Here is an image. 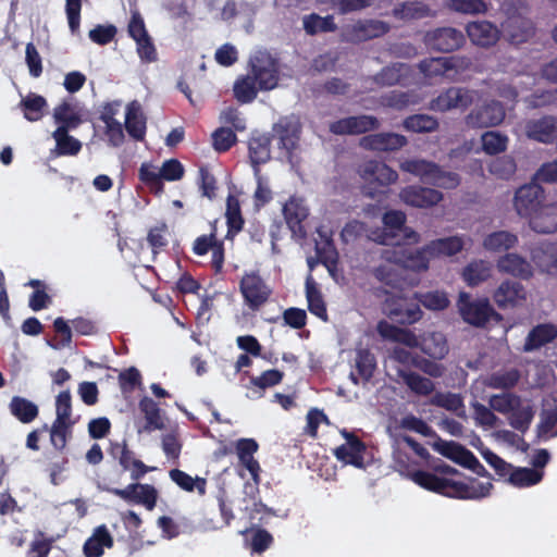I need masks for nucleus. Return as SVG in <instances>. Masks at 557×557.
<instances>
[{"label":"nucleus","mask_w":557,"mask_h":557,"mask_svg":"<svg viewBox=\"0 0 557 557\" xmlns=\"http://www.w3.org/2000/svg\"><path fill=\"white\" fill-rule=\"evenodd\" d=\"M109 454L113 459L117 460L124 471L131 472V479L135 481L124 488L103 486L102 491L120 497L126 503H135L152 510L158 499V491L153 485L141 484L139 481L145 474L154 470L153 467L145 465L140 459L135 457V453L129 449L126 440L122 442H110Z\"/></svg>","instance_id":"nucleus-1"},{"label":"nucleus","mask_w":557,"mask_h":557,"mask_svg":"<svg viewBox=\"0 0 557 557\" xmlns=\"http://www.w3.org/2000/svg\"><path fill=\"white\" fill-rule=\"evenodd\" d=\"M400 169L419 177L424 184L444 189H454L461 181L458 173L445 171L440 164L424 159H407L400 163Z\"/></svg>","instance_id":"nucleus-2"},{"label":"nucleus","mask_w":557,"mask_h":557,"mask_svg":"<svg viewBox=\"0 0 557 557\" xmlns=\"http://www.w3.org/2000/svg\"><path fill=\"white\" fill-rule=\"evenodd\" d=\"M457 307L462 320L475 327H484L490 321L498 323L503 320L487 298L472 299L468 293L462 292L459 294Z\"/></svg>","instance_id":"nucleus-3"},{"label":"nucleus","mask_w":557,"mask_h":557,"mask_svg":"<svg viewBox=\"0 0 557 557\" xmlns=\"http://www.w3.org/2000/svg\"><path fill=\"white\" fill-rule=\"evenodd\" d=\"M389 29V24L384 21L363 18L343 25L339 37L343 42L358 45L383 37Z\"/></svg>","instance_id":"nucleus-4"},{"label":"nucleus","mask_w":557,"mask_h":557,"mask_svg":"<svg viewBox=\"0 0 557 557\" xmlns=\"http://www.w3.org/2000/svg\"><path fill=\"white\" fill-rule=\"evenodd\" d=\"M239 292L245 305L252 311L259 310L265 305L272 288L267 284L259 271L245 272L239 281Z\"/></svg>","instance_id":"nucleus-5"},{"label":"nucleus","mask_w":557,"mask_h":557,"mask_svg":"<svg viewBox=\"0 0 557 557\" xmlns=\"http://www.w3.org/2000/svg\"><path fill=\"white\" fill-rule=\"evenodd\" d=\"M472 61L468 57L451 55L438 58H425L418 64L419 71L426 78H435L447 75L450 71L463 72L470 69Z\"/></svg>","instance_id":"nucleus-6"},{"label":"nucleus","mask_w":557,"mask_h":557,"mask_svg":"<svg viewBox=\"0 0 557 557\" xmlns=\"http://www.w3.org/2000/svg\"><path fill=\"white\" fill-rule=\"evenodd\" d=\"M445 488L442 496L456 499L479 500L490 496L493 488L491 482H480L474 478H470L468 482L445 479Z\"/></svg>","instance_id":"nucleus-7"},{"label":"nucleus","mask_w":557,"mask_h":557,"mask_svg":"<svg viewBox=\"0 0 557 557\" xmlns=\"http://www.w3.org/2000/svg\"><path fill=\"white\" fill-rule=\"evenodd\" d=\"M423 41L425 46L433 51L449 53L460 49L466 42V37L463 33L457 28L437 27L428 30Z\"/></svg>","instance_id":"nucleus-8"},{"label":"nucleus","mask_w":557,"mask_h":557,"mask_svg":"<svg viewBox=\"0 0 557 557\" xmlns=\"http://www.w3.org/2000/svg\"><path fill=\"white\" fill-rule=\"evenodd\" d=\"M251 76L260 90L274 89L278 84V65L269 53L259 52L250 59Z\"/></svg>","instance_id":"nucleus-9"},{"label":"nucleus","mask_w":557,"mask_h":557,"mask_svg":"<svg viewBox=\"0 0 557 557\" xmlns=\"http://www.w3.org/2000/svg\"><path fill=\"white\" fill-rule=\"evenodd\" d=\"M384 313L394 322L410 325L421 320L422 310L419 304L409 301L403 296H391L385 299Z\"/></svg>","instance_id":"nucleus-10"},{"label":"nucleus","mask_w":557,"mask_h":557,"mask_svg":"<svg viewBox=\"0 0 557 557\" xmlns=\"http://www.w3.org/2000/svg\"><path fill=\"white\" fill-rule=\"evenodd\" d=\"M505 116L506 112L503 103L491 100L472 109L465 117V123L470 128H486L499 125Z\"/></svg>","instance_id":"nucleus-11"},{"label":"nucleus","mask_w":557,"mask_h":557,"mask_svg":"<svg viewBox=\"0 0 557 557\" xmlns=\"http://www.w3.org/2000/svg\"><path fill=\"white\" fill-rule=\"evenodd\" d=\"M544 198L543 187L539 183L532 182L517 189L513 206L520 216L531 219L543 207Z\"/></svg>","instance_id":"nucleus-12"},{"label":"nucleus","mask_w":557,"mask_h":557,"mask_svg":"<svg viewBox=\"0 0 557 557\" xmlns=\"http://www.w3.org/2000/svg\"><path fill=\"white\" fill-rule=\"evenodd\" d=\"M381 123L373 115H354L339 119L330 124L329 131L334 135H361L368 132L376 131Z\"/></svg>","instance_id":"nucleus-13"},{"label":"nucleus","mask_w":557,"mask_h":557,"mask_svg":"<svg viewBox=\"0 0 557 557\" xmlns=\"http://www.w3.org/2000/svg\"><path fill=\"white\" fill-rule=\"evenodd\" d=\"M473 102V92L467 88L449 87L430 102V109L447 112L453 109H467Z\"/></svg>","instance_id":"nucleus-14"},{"label":"nucleus","mask_w":557,"mask_h":557,"mask_svg":"<svg viewBox=\"0 0 557 557\" xmlns=\"http://www.w3.org/2000/svg\"><path fill=\"white\" fill-rule=\"evenodd\" d=\"M493 300L502 310L513 309L527 300V290L520 282L505 280L494 290Z\"/></svg>","instance_id":"nucleus-15"},{"label":"nucleus","mask_w":557,"mask_h":557,"mask_svg":"<svg viewBox=\"0 0 557 557\" xmlns=\"http://www.w3.org/2000/svg\"><path fill=\"white\" fill-rule=\"evenodd\" d=\"M399 198L407 206L426 209L436 206L444 196L440 190L431 187L409 185L400 190Z\"/></svg>","instance_id":"nucleus-16"},{"label":"nucleus","mask_w":557,"mask_h":557,"mask_svg":"<svg viewBox=\"0 0 557 557\" xmlns=\"http://www.w3.org/2000/svg\"><path fill=\"white\" fill-rule=\"evenodd\" d=\"M212 251L211 267L215 274L223 271L224 265V243L216 238L215 230L208 235L198 236L193 245V252L196 256H205Z\"/></svg>","instance_id":"nucleus-17"},{"label":"nucleus","mask_w":557,"mask_h":557,"mask_svg":"<svg viewBox=\"0 0 557 557\" xmlns=\"http://www.w3.org/2000/svg\"><path fill=\"white\" fill-rule=\"evenodd\" d=\"M259 445L253 438H240L236 442V453L240 463L249 471L253 480V485L246 484V488L258 492L260 484L261 468L253 454L258 450Z\"/></svg>","instance_id":"nucleus-18"},{"label":"nucleus","mask_w":557,"mask_h":557,"mask_svg":"<svg viewBox=\"0 0 557 557\" xmlns=\"http://www.w3.org/2000/svg\"><path fill=\"white\" fill-rule=\"evenodd\" d=\"M343 434L346 437V443L335 448L334 455L336 459L356 468H363L366 444L355 434L346 431Z\"/></svg>","instance_id":"nucleus-19"},{"label":"nucleus","mask_w":557,"mask_h":557,"mask_svg":"<svg viewBox=\"0 0 557 557\" xmlns=\"http://www.w3.org/2000/svg\"><path fill=\"white\" fill-rule=\"evenodd\" d=\"M408 144V139L400 134L383 132L366 135L360 139V146L374 151H395Z\"/></svg>","instance_id":"nucleus-20"},{"label":"nucleus","mask_w":557,"mask_h":557,"mask_svg":"<svg viewBox=\"0 0 557 557\" xmlns=\"http://www.w3.org/2000/svg\"><path fill=\"white\" fill-rule=\"evenodd\" d=\"M358 174L366 182H376L381 186H388L395 183L398 174L395 170L389 168L386 163L377 160H369L363 162L358 168Z\"/></svg>","instance_id":"nucleus-21"},{"label":"nucleus","mask_w":557,"mask_h":557,"mask_svg":"<svg viewBox=\"0 0 557 557\" xmlns=\"http://www.w3.org/2000/svg\"><path fill=\"white\" fill-rule=\"evenodd\" d=\"M466 30L473 45L485 48L494 46L502 33L496 25L488 21L471 22L467 25Z\"/></svg>","instance_id":"nucleus-22"},{"label":"nucleus","mask_w":557,"mask_h":557,"mask_svg":"<svg viewBox=\"0 0 557 557\" xmlns=\"http://www.w3.org/2000/svg\"><path fill=\"white\" fill-rule=\"evenodd\" d=\"M497 269L520 280H530L533 276L531 263L518 253H506L497 260Z\"/></svg>","instance_id":"nucleus-23"},{"label":"nucleus","mask_w":557,"mask_h":557,"mask_svg":"<svg viewBox=\"0 0 557 557\" xmlns=\"http://www.w3.org/2000/svg\"><path fill=\"white\" fill-rule=\"evenodd\" d=\"M532 30L531 21L520 15L508 16L502 23V33L515 45L525 42L532 35Z\"/></svg>","instance_id":"nucleus-24"},{"label":"nucleus","mask_w":557,"mask_h":557,"mask_svg":"<svg viewBox=\"0 0 557 557\" xmlns=\"http://www.w3.org/2000/svg\"><path fill=\"white\" fill-rule=\"evenodd\" d=\"M283 214L292 233L300 238L306 237L307 232L302 222L309 214L308 209L299 200L290 198L283 207Z\"/></svg>","instance_id":"nucleus-25"},{"label":"nucleus","mask_w":557,"mask_h":557,"mask_svg":"<svg viewBox=\"0 0 557 557\" xmlns=\"http://www.w3.org/2000/svg\"><path fill=\"white\" fill-rule=\"evenodd\" d=\"M531 258L542 272H557V243H539L535 247L532 248Z\"/></svg>","instance_id":"nucleus-26"},{"label":"nucleus","mask_w":557,"mask_h":557,"mask_svg":"<svg viewBox=\"0 0 557 557\" xmlns=\"http://www.w3.org/2000/svg\"><path fill=\"white\" fill-rule=\"evenodd\" d=\"M376 330L383 339L399 343L410 348H418L419 337L408 329H401L385 320H381L377 323Z\"/></svg>","instance_id":"nucleus-27"},{"label":"nucleus","mask_w":557,"mask_h":557,"mask_svg":"<svg viewBox=\"0 0 557 557\" xmlns=\"http://www.w3.org/2000/svg\"><path fill=\"white\" fill-rule=\"evenodd\" d=\"M355 372L350 373V380L355 385L361 380L363 384L369 383L376 369V358L368 348H359L356 351Z\"/></svg>","instance_id":"nucleus-28"},{"label":"nucleus","mask_w":557,"mask_h":557,"mask_svg":"<svg viewBox=\"0 0 557 557\" xmlns=\"http://www.w3.org/2000/svg\"><path fill=\"white\" fill-rule=\"evenodd\" d=\"M114 541L106 524L95 528L91 536H89L83 546L85 557H101L104 548H112Z\"/></svg>","instance_id":"nucleus-29"},{"label":"nucleus","mask_w":557,"mask_h":557,"mask_svg":"<svg viewBox=\"0 0 557 557\" xmlns=\"http://www.w3.org/2000/svg\"><path fill=\"white\" fill-rule=\"evenodd\" d=\"M410 76V66L406 63L395 62L384 66L373 76V82L382 87L405 84Z\"/></svg>","instance_id":"nucleus-30"},{"label":"nucleus","mask_w":557,"mask_h":557,"mask_svg":"<svg viewBox=\"0 0 557 557\" xmlns=\"http://www.w3.org/2000/svg\"><path fill=\"white\" fill-rule=\"evenodd\" d=\"M418 348L434 360H441L448 354V344L442 332H428L419 338Z\"/></svg>","instance_id":"nucleus-31"},{"label":"nucleus","mask_w":557,"mask_h":557,"mask_svg":"<svg viewBox=\"0 0 557 557\" xmlns=\"http://www.w3.org/2000/svg\"><path fill=\"white\" fill-rule=\"evenodd\" d=\"M125 129L128 135L136 141H143L146 136V116L140 110L137 101L128 103L125 114Z\"/></svg>","instance_id":"nucleus-32"},{"label":"nucleus","mask_w":557,"mask_h":557,"mask_svg":"<svg viewBox=\"0 0 557 557\" xmlns=\"http://www.w3.org/2000/svg\"><path fill=\"white\" fill-rule=\"evenodd\" d=\"M530 227L542 234L557 232V203L545 205L530 219Z\"/></svg>","instance_id":"nucleus-33"},{"label":"nucleus","mask_w":557,"mask_h":557,"mask_svg":"<svg viewBox=\"0 0 557 557\" xmlns=\"http://www.w3.org/2000/svg\"><path fill=\"white\" fill-rule=\"evenodd\" d=\"M557 337V329L553 324H539L528 334L524 351H532L553 342Z\"/></svg>","instance_id":"nucleus-34"},{"label":"nucleus","mask_w":557,"mask_h":557,"mask_svg":"<svg viewBox=\"0 0 557 557\" xmlns=\"http://www.w3.org/2000/svg\"><path fill=\"white\" fill-rule=\"evenodd\" d=\"M9 409L11 414L24 424L32 423L39 414L38 406L22 396H13Z\"/></svg>","instance_id":"nucleus-35"},{"label":"nucleus","mask_w":557,"mask_h":557,"mask_svg":"<svg viewBox=\"0 0 557 557\" xmlns=\"http://www.w3.org/2000/svg\"><path fill=\"white\" fill-rule=\"evenodd\" d=\"M399 377L404 384L418 396H430L435 391V384L429 377L422 376L413 371L399 370Z\"/></svg>","instance_id":"nucleus-36"},{"label":"nucleus","mask_w":557,"mask_h":557,"mask_svg":"<svg viewBox=\"0 0 557 557\" xmlns=\"http://www.w3.org/2000/svg\"><path fill=\"white\" fill-rule=\"evenodd\" d=\"M283 379L284 373L282 371L277 369H269L258 376H251L247 387L251 389L257 397H262L268 388L281 384Z\"/></svg>","instance_id":"nucleus-37"},{"label":"nucleus","mask_w":557,"mask_h":557,"mask_svg":"<svg viewBox=\"0 0 557 557\" xmlns=\"http://www.w3.org/2000/svg\"><path fill=\"white\" fill-rule=\"evenodd\" d=\"M384 258L388 261H393L396 263L403 262L404 265L412 271L421 272L429 269L430 260L433 258L429 255V251L425 250V246L421 249H417L413 252H409L408 255H404L401 258L391 257L389 251H385Z\"/></svg>","instance_id":"nucleus-38"},{"label":"nucleus","mask_w":557,"mask_h":557,"mask_svg":"<svg viewBox=\"0 0 557 557\" xmlns=\"http://www.w3.org/2000/svg\"><path fill=\"white\" fill-rule=\"evenodd\" d=\"M306 298L308 301V310L315 317L326 321V306L322 293L311 275L306 280Z\"/></svg>","instance_id":"nucleus-39"},{"label":"nucleus","mask_w":557,"mask_h":557,"mask_svg":"<svg viewBox=\"0 0 557 557\" xmlns=\"http://www.w3.org/2000/svg\"><path fill=\"white\" fill-rule=\"evenodd\" d=\"M463 248V242L458 236L438 238L425 245V250L431 257L454 256Z\"/></svg>","instance_id":"nucleus-40"},{"label":"nucleus","mask_w":557,"mask_h":557,"mask_svg":"<svg viewBox=\"0 0 557 557\" xmlns=\"http://www.w3.org/2000/svg\"><path fill=\"white\" fill-rule=\"evenodd\" d=\"M302 25L306 34L310 36L337 30L333 15L320 16L317 13H310L302 17Z\"/></svg>","instance_id":"nucleus-41"},{"label":"nucleus","mask_w":557,"mask_h":557,"mask_svg":"<svg viewBox=\"0 0 557 557\" xmlns=\"http://www.w3.org/2000/svg\"><path fill=\"white\" fill-rule=\"evenodd\" d=\"M392 14L399 20H419L431 16V9L421 1H406L397 4Z\"/></svg>","instance_id":"nucleus-42"},{"label":"nucleus","mask_w":557,"mask_h":557,"mask_svg":"<svg viewBox=\"0 0 557 557\" xmlns=\"http://www.w3.org/2000/svg\"><path fill=\"white\" fill-rule=\"evenodd\" d=\"M438 120L432 115L418 113L404 119L403 127L411 133H432L438 129Z\"/></svg>","instance_id":"nucleus-43"},{"label":"nucleus","mask_w":557,"mask_h":557,"mask_svg":"<svg viewBox=\"0 0 557 557\" xmlns=\"http://www.w3.org/2000/svg\"><path fill=\"white\" fill-rule=\"evenodd\" d=\"M518 236L508 231H497L488 234L483 240V247L493 252L508 250L516 246Z\"/></svg>","instance_id":"nucleus-44"},{"label":"nucleus","mask_w":557,"mask_h":557,"mask_svg":"<svg viewBox=\"0 0 557 557\" xmlns=\"http://www.w3.org/2000/svg\"><path fill=\"white\" fill-rule=\"evenodd\" d=\"M75 421L54 420L47 431L50 433V443L59 451L64 450L67 441L72 437Z\"/></svg>","instance_id":"nucleus-45"},{"label":"nucleus","mask_w":557,"mask_h":557,"mask_svg":"<svg viewBox=\"0 0 557 557\" xmlns=\"http://www.w3.org/2000/svg\"><path fill=\"white\" fill-rule=\"evenodd\" d=\"M259 90L258 84L250 74L238 77L233 86L234 97L240 103L252 102Z\"/></svg>","instance_id":"nucleus-46"},{"label":"nucleus","mask_w":557,"mask_h":557,"mask_svg":"<svg viewBox=\"0 0 557 557\" xmlns=\"http://www.w3.org/2000/svg\"><path fill=\"white\" fill-rule=\"evenodd\" d=\"M139 409L144 413L146 424L145 431L162 430L164 428L163 420L160 414V408L158 404L150 397L145 396L139 401Z\"/></svg>","instance_id":"nucleus-47"},{"label":"nucleus","mask_w":557,"mask_h":557,"mask_svg":"<svg viewBox=\"0 0 557 557\" xmlns=\"http://www.w3.org/2000/svg\"><path fill=\"white\" fill-rule=\"evenodd\" d=\"M409 479L414 482L417 485L421 486L424 490L430 492L442 494L445 488V479L443 476H438L435 473L424 471V470H416L408 473Z\"/></svg>","instance_id":"nucleus-48"},{"label":"nucleus","mask_w":557,"mask_h":557,"mask_svg":"<svg viewBox=\"0 0 557 557\" xmlns=\"http://www.w3.org/2000/svg\"><path fill=\"white\" fill-rule=\"evenodd\" d=\"M47 107V100L36 94H29L20 102L24 117L29 122H37L44 116V110Z\"/></svg>","instance_id":"nucleus-49"},{"label":"nucleus","mask_w":557,"mask_h":557,"mask_svg":"<svg viewBox=\"0 0 557 557\" xmlns=\"http://www.w3.org/2000/svg\"><path fill=\"white\" fill-rule=\"evenodd\" d=\"M55 140V150L59 156H76L82 149V143L69 135L64 127H58L52 134Z\"/></svg>","instance_id":"nucleus-50"},{"label":"nucleus","mask_w":557,"mask_h":557,"mask_svg":"<svg viewBox=\"0 0 557 557\" xmlns=\"http://www.w3.org/2000/svg\"><path fill=\"white\" fill-rule=\"evenodd\" d=\"M171 480L186 492H193L195 488L199 495H205L207 490V481L203 478H193L188 473L180 469L170 471Z\"/></svg>","instance_id":"nucleus-51"},{"label":"nucleus","mask_w":557,"mask_h":557,"mask_svg":"<svg viewBox=\"0 0 557 557\" xmlns=\"http://www.w3.org/2000/svg\"><path fill=\"white\" fill-rule=\"evenodd\" d=\"M491 276V267L486 261L470 262L462 271V278L469 286H478Z\"/></svg>","instance_id":"nucleus-52"},{"label":"nucleus","mask_w":557,"mask_h":557,"mask_svg":"<svg viewBox=\"0 0 557 557\" xmlns=\"http://www.w3.org/2000/svg\"><path fill=\"white\" fill-rule=\"evenodd\" d=\"M225 218L230 235H236L243 230L245 221L242 215L240 203L238 198L233 195H230L226 199Z\"/></svg>","instance_id":"nucleus-53"},{"label":"nucleus","mask_w":557,"mask_h":557,"mask_svg":"<svg viewBox=\"0 0 557 557\" xmlns=\"http://www.w3.org/2000/svg\"><path fill=\"white\" fill-rule=\"evenodd\" d=\"M270 138L267 136L252 137L249 140V158L253 165H260L268 162L271 158Z\"/></svg>","instance_id":"nucleus-54"},{"label":"nucleus","mask_w":557,"mask_h":557,"mask_svg":"<svg viewBox=\"0 0 557 557\" xmlns=\"http://www.w3.org/2000/svg\"><path fill=\"white\" fill-rule=\"evenodd\" d=\"M138 177L152 193H163L164 185L160 170L158 171L152 164L144 162L139 168Z\"/></svg>","instance_id":"nucleus-55"},{"label":"nucleus","mask_w":557,"mask_h":557,"mask_svg":"<svg viewBox=\"0 0 557 557\" xmlns=\"http://www.w3.org/2000/svg\"><path fill=\"white\" fill-rule=\"evenodd\" d=\"M275 132L278 138V148L290 154L298 145L300 131L290 124H277Z\"/></svg>","instance_id":"nucleus-56"},{"label":"nucleus","mask_w":557,"mask_h":557,"mask_svg":"<svg viewBox=\"0 0 557 557\" xmlns=\"http://www.w3.org/2000/svg\"><path fill=\"white\" fill-rule=\"evenodd\" d=\"M482 148L486 154L495 156L507 149L508 137L499 132L487 131L482 137Z\"/></svg>","instance_id":"nucleus-57"},{"label":"nucleus","mask_w":557,"mask_h":557,"mask_svg":"<svg viewBox=\"0 0 557 557\" xmlns=\"http://www.w3.org/2000/svg\"><path fill=\"white\" fill-rule=\"evenodd\" d=\"M543 479V472L534 468H517L509 476V482L518 487L532 486L540 483Z\"/></svg>","instance_id":"nucleus-58"},{"label":"nucleus","mask_w":557,"mask_h":557,"mask_svg":"<svg viewBox=\"0 0 557 557\" xmlns=\"http://www.w3.org/2000/svg\"><path fill=\"white\" fill-rule=\"evenodd\" d=\"M53 117L59 124L58 127H64L66 131L76 128L82 122L79 115L67 102H63L54 109Z\"/></svg>","instance_id":"nucleus-59"},{"label":"nucleus","mask_w":557,"mask_h":557,"mask_svg":"<svg viewBox=\"0 0 557 557\" xmlns=\"http://www.w3.org/2000/svg\"><path fill=\"white\" fill-rule=\"evenodd\" d=\"M490 406L493 410L507 414L511 413L513 409L521 406V398L513 393H504L493 395L490 398Z\"/></svg>","instance_id":"nucleus-60"},{"label":"nucleus","mask_w":557,"mask_h":557,"mask_svg":"<svg viewBox=\"0 0 557 557\" xmlns=\"http://www.w3.org/2000/svg\"><path fill=\"white\" fill-rule=\"evenodd\" d=\"M414 296L419 304L429 310H444L449 306V299L445 292L416 293Z\"/></svg>","instance_id":"nucleus-61"},{"label":"nucleus","mask_w":557,"mask_h":557,"mask_svg":"<svg viewBox=\"0 0 557 557\" xmlns=\"http://www.w3.org/2000/svg\"><path fill=\"white\" fill-rule=\"evenodd\" d=\"M520 373L517 369L499 371L492 373L487 380V386L491 388L509 389L517 385Z\"/></svg>","instance_id":"nucleus-62"},{"label":"nucleus","mask_w":557,"mask_h":557,"mask_svg":"<svg viewBox=\"0 0 557 557\" xmlns=\"http://www.w3.org/2000/svg\"><path fill=\"white\" fill-rule=\"evenodd\" d=\"M539 437H554L557 435V406L544 409L537 424Z\"/></svg>","instance_id":"nucleus-63"},{"label":"nucleus","mask_w":557,"mask_h":557,"mask_svg":"<svg viewBox=\"0 0 557 557\" xmlns=\"http://www.w3.org/2000/svg\"><path fill=\"white\" fill-rule=\"evenodd\" d=\"M534 411L531 406L517 407L510 413L508 420L509 424L517 431L525 433L533 420Z\"/></svg>","instance_id":"nucleus-64"}]
</instances>
